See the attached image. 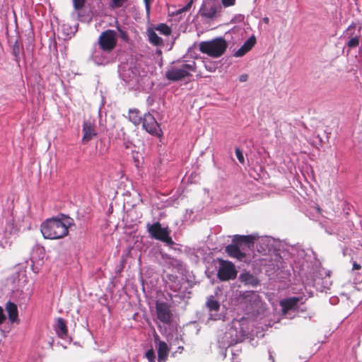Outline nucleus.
Masks as SVG:
<instances>
[{
	"instance_id": "f257e3e1",
	"label": "nucleus",
	"mask_w": 362,
	"mask_h": 362,
	"mask_svg": "<svg viewBox=\"0 0 362 362\" xmlns=\"http://www.w3.org/2000/svg\"><path fill=\"white\" fill-rule=\"evenodd\" d=\"M255 239V236L252 235H235L233 237L232 243L226 247L225 252L231 258L245 262L247 257L245 250L254 246Z\"/></svg>"
},
{
	"instance_id": "f03ea898",
	"label": "nucleus",
	"mask_w": 362,
	"mask_h": 362,
	"mask_svg": "<svg viewBox=\"0 0 362 362\" xmlns=\"http://www.w3.org/2000/svg\"><path fill=\"white\" fill-rule=\"evenodd\" d=\"M70 223H65L58 218H47L40 226V230L45 239L57 240L69 234Z\"/></svg>"
},
{
	"instance_id": "7ed1b4c3",
	"label": "nucleus",
	"mask_w": 362,
	"mask_h": 362,
	"mask_svg": "<svg viewBox=\"0 0 362 362\" xmlns=\"http://www.w3.org/2000/svg\"><path fill=\"white\" fill-rule=\"evenodd\" d=\"M228 43L223 37L202 41L199 44V51L213 58L221 57L226 51Z\"/></svg>"
},
{
	"instance_id": "20e7f679",
	"label": "nucleus",
	"mask_w": 362,
	"mask_h": 362,
	"mask_svg": "<svg viewBox=\"0 0 362 362\" xmlns=\"http://www.w3.org/2000/svg\"><path fill=\"white\" fill-rule=\"evenodd\" d=\"M196 71V63L182 64L180 66H172L165 72V78L171 81H179L191 76Z\"/></svg>"
},
{
	"instance_id": "39448f33",
	"label": "nucleus",
	"mask_w": 362,
	"mask_h": 362,
	"mask_svg": "<svg viewBox=\"0 0 362 362\" xmlns=\"http://www.w3.org/2000/svg\"><path fill=\"white\" fill-rule=\"evenodd\" d=\"M147 231L152 238L160 240L168 246H172L175 244V242L170 236V230L167 227L162 228L160 222H156L153 224L148 223Z\"/></svg>"
},
{
	"instance_id": "423d86ee",
	"label": "nucleus",
	"mask_w": 362,
	"mask_h": 362,
	"mask_svg": "<svg viewBox=\"0 0 362 362\" xmlns=\"http://www.w3.org/2000/svg\"><path fill=\"white\" fill-rule=\"evenodd\" d=\"M117 35L114 30H106L98 37L99 48L107 53H110L117 46Z\"/></svg>"
},
{
	"instance_id": "0eeeda50",
	"label": "nucleus",
	"mask_w": 362,
	"mask_h": 362,
	"mask_svg": "<svg viewBox=\"0 0 362 362\" xmlns=\"http://www.w3.org/2000/svg\"><path fill=\"white\" fill-rule=\"evenodd\" d=\"M219 267L217 272V278L221 281L234 280L237 277L238 271L235 264L223 259H218Z\"/></svg>"
},
{
	"instance_id": "6e6552de",
	"label": "nucleus",
	"mask_w": 362,
	"mask_h": 362,
	"mask_svg": "<svg viewBox=\"0 0 362 362\" xmlns=\"http://www.w3.org/2000/svg\"><path fill=\"white\" fill-rule=\"evenodd\" d=\"M156 312L158 319L163 324L170 325L172 320L170 306L165 302L156 303Z\"/></svg>"
},
{
	"instance_id": "1a4fd4ad",
	"label": "nucleus",
	"mask_w": 362,
	"mask_h": 362,
	"mask_svg": "<svg viewBox=\"0 0 362 362\" xmlns=\"http://www.w3.org/2000/svg\"><path fill=\"white\" fill-rule=\"evenodd\" d=\"M144 129L147 132L154 136H160L162 131L155 117L151 114H145L142 120Z\"/></svg>"
},
{
	"instance_id": "9d476101",
	"label": "nucleus",
	"mask_w": 362,
	"mask_h": 362,
	"mask_svg": "<svg viewBox=\"0 0 362 362\" xmlns=\"http://www.w3.org/2000/svg\"><path fill=\"white\" fill-rule=\"evenodd\" d=\"M83 143H88L90 141L94 136L97 135V132L95 130V126L93 123H92L89 120H86L83 122Z\"/></svg>"
},
{
	"instance_id": "9b49d317",
	"label": "nucleus",
	"mask_w": 362,
	"mask_h": 362,
	"mask_svg": "<svg viewBox=\"0 0 362 362\" xmlns=\"http://www.w3.org/2000/svg\"><path fill=\"white\" fill-rule=\"evenodd\" d=\"M256 44V38L254 35L247 39L244 44L234 53V57H241L247 54Z\"/></svg>"
},
{
	"instance_id": "f8f14e48",
	"label": "nucleus",
	"mask_w": 362,
	"mask_h": 362,
	"mask_svg": "<svg viewBox=\"0 0 362 362\" xmlns=\"http://www.w3.org/2000/svg\"><path fill=\"white\" fill-rule=\"evenodd\" d=\"M5 309L8 314V320L11 322H19L18 308L14 303L11 301L7 302L5 305Z\"/></svg>"
},
{
	"instance_id": "ddd939ff",
	"label": "nucleus",
	"mask_w": 362,
	"mask_h": 362,
	"mask_svg": "<svg viewBox=\"0 0 362 362\" xmlns=\"http://www.w3.org/2000/svg\"><path fill=\"white\" fill-rule=\"evenodd\" d=\"M239 279L245 285L256 286L259 284L258 279L248 272L241 273Z\"/></svg>"
},
{
	"instance_id": "4468645a",
	"label": "nucleus",
	"mask_w": 362,
	"mask_h": 362,
	"mask_svg": "<svg viewBox=\"0 0 362 362\" xmlns=\"http://www.w3.org/2000/svg\"><path fill=\"white\" fill-rule=\"evenodd\" d=\"M299 298L297 297H291L280 301V305L283 313L286 314L289 310L293 309L298 304Z\"/></svg>"
},
{
	"instance_id": "2eb2a0df",
	"label": "nucleus",
	"mask_w": 362,
	"mask_h": 362,
	"mask_svg": "<svg viewBox=\"0 0 362 362\" xmlns=\"http://www.w3.org/2000/svg\"><path fill=\"white\" fill-rule=\"evenodd\" d=\"M54 329L58 337L62 339H65L68 335L66 321L62 317L57 319Z\"/></svg>"
},
{
	"instance_id": "dca6fc26",
	"label": "nucleus",
	"mask_w": 362,
	"mask_h": 362,
	"mask_svg": "<svg viewBox=\"0 0 362 362\" xmlns=\"http://www.w3.org/2000/svg\"><path fill=\"white\" fill-rule=\"evenodd\" d=\"M169 351L170 349L166 342L163 341H159L158 347V362H165L168 358Z\"/></svg>"
},
{
	"instance_id": "f3484780",
	"label": "nucleus",
	"mask_w": 362,
	"mask_h": 362,
	"mask_svg": "<svg viewBox=\"0 0 362 362\" xmlns=\"http://www.w3.org/2000/svg\"><path fill=\"white\" fill-rule=\"evenodd\" d=\"M217 12L216 7L215 6H211L208 7L206 5H202L199 10L200 15L206 18H214Z\"/></svg>"
},
{
	"instance_id": "a211bd4d",
	"label": "nucleus",
	"mask_w": 362,
	"mask_h": 362,
	"mask_svg": "<svg viewBox=\"0 0 362 362\" xmlns=\"http://www.w3.org/2000/svg\"><path fill=\"white\" fill-rule=\"evenodd\" d=\"M206 306L209 312H218L220 310V303L213 296L207 298Z\"/></svg>"
},
{
	"instance_id": "6ab92c4d",
	"label": "nucleus",
	"mask_w": 362,
	"mask_h": 362,
	"mask_svg": "<svg viewBox=\"0 0 362 362\" xmlns=\"http://www.w3.org/2000/svg\"><path fill=\"white\" fill-rule=\"evenodd\" d=\"M148 41L154 46H161L163 44V39L160 37L153 30H148Z\"/></svg>"
},
{
	"instance_id": "aec40b11",
	"label": "nucleus",
	"mask_w": 362,
	"mask_h": 362,
	"mask_svg": "<svg viewBox=\"0 0 362 362\" xmlns=\"http://www.w3.org/2000/svg\"><path fill=\"white\" fill-rule=\"evenodd\" d=\"M129 119L135 125H139L143 119L140 115V112L138 110H129Z\"/></svg>"
},
{
	"instance_id": "412c9836",
	"label": "nucleus",
	"mask_w": 362,
	"mask_h": 362,
	"mask_svg": "<svg viewBox=\"0 0 362 362\" xmlns=\"http://www.w3.org/2000/svg\"><path fill=\"white\" fill-rule=\"evenodd\" d=\"M155 29L159 31L161 34L168 36L171 34V28L165 23L158 24Z\"/></svg>"
},
{
	"instance_id": "4be33fe9",
	"label": "nucleus",
	"mask_w": 362,
	"mask_h": 362,
	"mask_svg": "<svg viewBox=\"0 0 362 362\" xmlns=\"http://www.w3.org/2000/svg\"><path fill=\"white\" fill-rule=\"evenodd\" d=\"M12 54L15 57V60L16 62H19L20 59V54H21V47L18 40L13 43L12 46Z\"/></svg>"
},
{
	"instance_id": "5701e85b",
	"label": "nucleus",
	"mask_w": 362,
	"mask_h": 362,
	"mask_svg": "<svg viewBox=\"0 0 362 362\" xmlns=\"http://www.w3.org/2000/svg\"><path fill=\"white\" fill-rule=\"evenodd\" d=\"M128 0H110V8L115 9L123 6L124 4Z\"/></svg>"
},
{
	"instance_id": "b1692460",
	"label": "nucleus",
	"mask_w": 362,
	"mask_h": 362,
	"mask_svg": "<svg viewBox=\"0 0 362 362\" xmlns=\"http://www.w3.org/2000/svg\"><path fill=\"white\" fill-rule=\"evenodd\" d=\"M73 6L76 11L82 9L86 4V0H72Z\"/></svg>"
},
{
	"instance_id": "393cba45",
	"label": "nucleus",
	"mask_w": 362,
	"mask_h": 362,
	"mask_svg": "<svg viewBox=\"0 0 362 362\" xmlns=\"http://www.w3.org/2000/svg\"><path fill=\"white\" fill-rule=\"evenodd\" d=\"M358 44H359V39H358V37H357V36L352 37L347 42V45L350 48L356 47L358 45Z\"/></svg>"
},
{
	"instance_id": "a878e982",
	"label": "nucleus",
	"mask_w": 362,
	"mask_h": 362,
	"mask_svg": "<svg viewBox=\"0 0 362 362\" xmlns=\"http://www.w3.org/2000/svg\"><path fill=\"white\" fill-rule=\"evenodd\" d=\"M192 4H193V0H190L185 6L178 9L176 11L177 14H180L184 12L188 11L191 8Z\"/></svg>"
},
{
	"instance_id": "bb28decb",
	"label": "nucleus",
	"mask_w": 362,
	"mask_h": 362,
	"mask_svg": "<svg viewBox=\"0 0 362 362\" xmlns=\"http://www.w3.org/2000/svg\"><path fill=\"white\" fill-rule=\"evenodd\" d=\"M146 357L149 362H156L155 352L153 349H151L147 351V352L146 353Z\"/></svg>"
},
{
	"instance_id": "cd10ccee",
	"label": "nucleus",
	"mask_w": 362,
	"mask_h": 362,
	"mask_svg": "<svg viewBox=\"0 0 362 362\" xmlns=\"http://www.w3.org/2000/svg\"><path fill=\"white\" fill-rule=\"evenodd\" d=\"M117 28L119 33L120 38L125 41L128 40L129 36H128L127 33L126 31H124V30L121 29L119 25H117Z\"/></svg>"
},
{
	"instance_id": "c85d7f7f",
	"label": "nucleus",
	"mask_w": 362,
	"mask_h": 362,
	"mask_svg": "<svg viewBox=\"0 0 362 362\" xmlns=\"http://www.w3.org/2000/svg\"><path fill=\"white\" fill-rule=\"evenodd\" d=\"M235 155H236V157H237L238 160H239V162L240 163H244L245 158H244L243 152L240 151V149L239 148H235Z\"/></svg>"
},
{
	"instance_id": "c756f323",
	"label": "nucleus",
	"mask_w": 362,
	"mask_h": 362,
	"mask_svg": "<svg viewBox=\"0 0 362 362\" xmlns=\"http://www.w3.org/2000/svg\"><path fill=\"white\" fill-rule=\"evenodd\" d=\"M224 7H229L233 6L235 3V0H221Z\"/></svg>"
},
{
	"instance_id": "7c9ffc66",
	"label": "nucleus",
	"mask_w": 362,
	"mask_h": 362,
	"mask_svg": "<svg viewBox=\"0 0 362 362\" xmlns=\"http://www.w3.org/2000/svg\"><path fill=\"white\" fill-rule=\"evenodd\" d=\"M6 320V316L4 313L2 307L0 306V325H1Z\"/></svg>"
},
{
	"instance_id": "2f4dec72",
	"label": "nucleus",
	"mask_w": 362,
	"mask_h": 362,
	"mask_svg": "<svg viewBox=\"0 0 362 362\" xmlns=\"http://www.w3.org/2000/svg\"><path fill=\"white\" fill-rule=\"evenodd\" d=\"M146 10L148 13H149L151 10V0H144Z\"/></svg>"
},
{
	"instance_id": "473e14b6",
	"label": "nucleus",
	"mask_w": 362,
	"mask_h": 362,
	"mask_svg": "<svg viewBox=\"0 0 362 362\" xmlns=\"http://www.w3.org/2000/svg\"><path fill=\"white\" fill-rule=\"evenodd\" d=\"M247 78H248L247 74H242L239 77V81L240 82H245L247 81Z\"/></svg>"
},
{
	"instance_id": "72a5a7b5",
	"label": "nucleus",
	"mask_w": 362,
	"mask_h": 362,
	"mask_svg": "<svg viewBox=\"0 0 362 362\" xmlns=\"http://www.w3.org/2000/svg\"><path fill=\"white\" fill-rule=\"evenodd\" d=\"M361 269V264H358L356 262H353V270H359Z\"/></svg>"
},
{
	"instance_id": "f704fd0d",
	"label": "nucleus",
	"mask_w": 362,
	"mask_h": 362,
	"mask_svg": "<svg viewBox=\"0 0 362 362\" xmlns=\"http://www.w3.org/2000/svg\"><path fill=\"white\" fill-rule=\"evenodd\" d=\"M356 28V24L351 23L347 28V31L354 30Z\"/></svg>"
},
{
	"instance_id": "c9c22d12",
	"label": "nucleus",
	"mask_w": 362,
	"mask_h": 362,
	"mask_svg": "<svg viewBox=\"0 0 362 362\" xmlns=\"http://www.w3.org/2000/svg\"><path fill=\"white\" fill-rule=\"evenodd\" d=\"M263 21H264V23H266V24H269V18L268 17H264V18H263Z\"/></svg>"
},
{
	"instance_id": "e433bc0d",
	"label": "nucleus",
	"mask_w": 362,
	"mask_h": 362,
	"mask_svg": "<svg viewBox=\"0 0 362 362\" xmlns=\"http://www.w3.org/2000/svg\"><path fill=\"white\" fill-rule=\"evenodd\" d=\"M252 295H253V296H255V297H257V296H257L255 292H252Z\"/></svg>"
}]
</instances>
